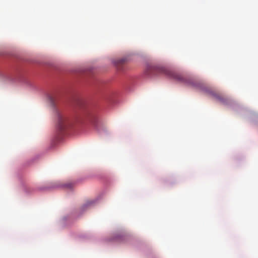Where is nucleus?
I'll use <instances>...</instances> for the list:
<instances>
[{
    "label": "nucleus",
    "mask_w": 258,
    "mask_h": 258,
    "mask_svg": "<svg viewBox=\"0 0 258 258\" xmlns=\"http://www.w3.org/2000/svg\"><path fill=\"white\" fill-rule=\"evenodd\" d=\"M57 118V127L60 131H63L68 125L67 118L60 114H58Z\"/></svg>",
    "instance_id": "f03ea898"
},
{
    "label": "nucleus",
    "mask_w": 258,
    "mask_h": 258,
    "mask_svg": "<svg viewBox=\"0 0 258 258\" xmlns=\"http://www.w3.org/2000/svg\"><path fill=\"white\" fill-rule=\"evenodd\" d=\"M65 186L69 188H71L73 187V184L72 183H68L65 185Z\"/></svg>",
    "instance_id": "7ed1b4c3"
},
{
    "label": "nucleus",
    "mask_w": 258,
    "mask_h": 258,
    "mask_svg": "<svg viewBox=\"0 0 258 258\" xmlns=\"http://www.w3.org/2000/svg\"><path fill=\"white\" fill-rule=\"evenodd\" d=\"M156 71L159 74L165 75L170 78L181 82H186V80L182 75L174 71L162 66L156 67Z\"/></svg>",
    "instance_id": "f257e3e1"
},
{
    "label": "nucleus",
    "mask_w": 258,
    "mask_h": 258,
    "mask_svg": "<svg viewBox=\"0 0 258 258\" xmlns=\"http://www.w3.org/2000/svg\"><path fill=\"white\" fill-rule=\"evenodd\" d=\"M121 61V63H123L124 61V59H122L120 60Z\"/></svg>",
    "instance_id": "20e7f679"
}]
</instances>
